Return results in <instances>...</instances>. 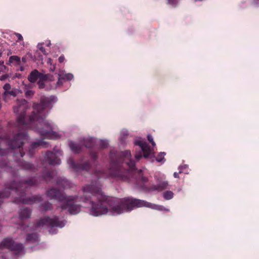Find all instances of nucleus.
<instances>
[{"label":"nucleus","instance_id":"obj_6","mask_svg":"<svg viewBox=\"0 0 259 259\" xmlns=\"http://www.w3.org/2000/svg\"><path fill=\"white\" fill-rule=\"evenodd\" d=\"M10 248L17 255H22L25 253L22 244L14 242L11 238H7L0 242V249Z\"/></svg>","mask_w":259,"mask_h":259},{"label":"nucleus","instance_id":"obj_8","mask_svg":"<svg viewBox=\"0 0 259 259\" xmlns=\"http://www.w3.org/2000/svg\"><path fill=\"white\" fill-rule=\"evenodd\" d=\"M26 138L25 134H18L16 137L11 142V146L13 148H20L23 145L24 141Z\"/></svg>","mask_w":259,"mask_h":259},{"label":"nucleus","instance_id":"obj_18","mask_svg":"<svg viewBox=\"0 0 259 259\" xmlns=\"http://www.w3.org/2000/svg\"><path fill=\"white\" fill-rule=\"evenodd\" d=\"M31 214V211L28 208H24L19 212V218L21 219L29 218Z\"/></svg>","mask_w":259,"mask_h":259},{"label":"nucleus","instance_id":"obj_48","mask_svg":"<svg viewBox=\"0 0 259 259\" xmlns=\"http://www.w3.org/2000/svg\"><path fill=\"white\" fill-rule=\"evenodd\" d=\"M182 168H183V166H180L179 167V169H180L179 173L182 172Z\"/></svg>","mask_w":259,"mask_h":259},{"label":"nucleus","instance_id":"obj_50","mask_svg":"<svg viewBox=\"0 0 259 259\" xmlns=\"http://www.w3.org/2000/svg\"><path fill=\"white\" fill-rule=\"evenodd\" d=\"M52 229H51V230H49V232H50V233H52V234H53V233H54V232L52 231Z\"/></svg>","mask_w":259,"mask_h":259},{"label":"nucleus","instance_id":"obj_31","mask_svg":"<svg viewBox=\"0 0 259 259\" xmlns=\"http://www.w3.org/2000/svg\"><path fill=\"white\" fill-rule=\"evenodd\" d=\"M3 88L5 90V92H7V91H9L11 89V85L9 83H6Z\"/></svg>","mask_w":259,"mask_h":259},{"label":"nucleus","instance_id":"obj_25","mask_svg":"<svg viewBox=\"0 0 259 259\" xmlns=\"http://www.w3.org/2000/svg\"><path fill=\"white\" fill-rule=\"evenodd\" d=\"M34 145H37L38 146H41L43 147H48V144L46 142H45L42 140H39L38 141H37Z\"/></svg>","mask_w":259,"mask_h":259},{"label":"nucleus","instance_id":"obj_45","mask_svg":"<svg viewBox=\"0 0 259 259\" xmlns=\"http://www.w3.org/2000/svg\"><path fill=\"white\" fill-rule=\"evenodd\" d=\"M22 61L24 63H25V62H26V58H25V57H23V58H22Z\"/></svg>","mask_w":259,"mask_h":259},{"label":"nucleus","instance_id":"obj_9","mask_svg":"<svg viewBox=\"0 0 259 259\" xmlns=\"http://www.w3.org/2000/svg\"><path fill=\"white\" fill-rule=\"evenodd\" d=\"M135 144L139 146L143 152V156L147 158L152 152V150L151 149L149 145L145 142L141 140H137Z\"/></svg>","mask_w":259,"mask_h":259},{"label":"nucleus","instance_id":"obj_11","mask_svg":"<svg viewBox=\"0 0 259 259\" xmlns=\"http://www.w3.org/2000/svg\"><path fill=\"white\" fill-rule=\"evenodd\" d=\"M45 161L51 165H57L61 163V160L52 152H48L45 156Z\"/></svg>","mask_w":259,"mask_h":259},{"label":"nucleus","instance_id":"obj_49","mask_svg":"<svg viewBox=\"0 0 259 259\" xmlns=\"http://www.w3.org/2000/svg\"><path fill=\"white\" fill-rule=\"evenodd\" d=\"M12 54V51H11V50H9V52H8V55H10V54Z\"/></svg>","mask_w":259,"mask_h":259},{"label":"nucleus","instance_id":"obj_44","mask_svg":"<svg viewBox=\"0 0 259 259\" xmlns=\"http://www.w3.org/2000/svg\"><path fill=\"white\" fill-rule=\"evenodd\" d=\"M174 176L175 178H179V173L176 172H174Z\"/></svg>","mask_w":259,"mask_h":259},{"label":"nucleus","instance_id":"obj_27","mask_svg":"<svg viewBox=\"0 0 259 259\" xmlns=\"http://www.w3.org/2000/svg\"><path fill=\"white\" fill-rule=\"evenodd\" d=\"M59 185L62 186L64 188H65L69 186L70 183L67 180L63 179L61 181V182H60L59 183Z\"/></svg>","mask_w":259,"mask_h":259},{"label":"nucleus","instance_id":"obj_7","mask_svg":"<svg viewBox=\"0 0 259 259\" xmlns=\"http://www.w3.org/2000/svg\"><path fill=\"white\" fill-rule=\"evenodd\" d=\"M65 225L64 221H61L57 218L50 219L49 217H45L39 220L35 225V229H39L44 227H57L62 228Z\"/></svg>","mask_w":259,"mask_h":259},{"label":"nucleus","instance_id":"obj_20","mask_svg":"<svg viewBox=\"0 0 259 259\" xmlns=\"http://www.w3.org/2000/svg\"><path fill=\"white\" fill-rule=\"evenodd\" d=\"M17 95L16 91L15 90H10L7 92H4L3 94L4 99L5 101H7L10 96L13 97H16Z\"/></svg>","mask_w":259,"mask_h":259},{"label":"nucleus","instance_id":"obj_10","mask_svg":"<svg viewBox=\"0 0 259 259\" xmlns=\"http://www.w3.org/2000/svg\"><path fill=\"white\" fill-rule=\"evenodd\" d=\"M47 129L41 131V133L45 135V137L52 139H58L61 137L62 134L53 131L51 126L47 125Z\"/></svg>","mask_w":259,"mask_h":259},{"label":"nucleus","instance_id":"obj_32","mask_svg":"<svg viewBox=\"0 0 259 259\" xmlns=\"http://www.w3.org/2000/svg\"><path fill=\"white\" fill-rule=\"evenodd\" d=\"M38 85L39 89H43L45 88V83L43 80H39L38 82Z\"/></svg>","mask_w":259,"mask_h":259},{"label":"nucleus","instance_id":"obj_42","mask_svg":"<svg viewBox=\"0 0 259 259\" xmlns=\"http://www.w3.org/2000/svg\"><path fill=\"white\" fill-rule=\"evenodd\" d=\"M56 69V65H53V67L50 68V70L52 71H54Z\"/></svg>","mask_w":259,"mask_h":259},{"label":"nucleus","instance_id":"obj_15","mask_svg":"<svg viewBox=\"0 0 259 259\" xmlns=\"http://www.w3.org/2000/svg\"><path fill=\"white\" fill-rule=\"evenodd\" d=\"M21 59L18 56H12L9 58L8 64L13 66H19L20 64Z\"/></svg>","mask_w":259,"mask_h":259},{"label":"nucleus","instance_id":"obj_34","mask_svg":"<svg viewBox=\"0 0 259 259\" xmlns=\"http://www.w3.org/2000/svg\"><path fill=\"white\" fill-rule=\"evenodd\" d=\"M8 77H9V75L8 74H4V75H2L0 77V80H2V81H4L7 78H8Z\"/></svg>","mask_w":259,"mask_h":259},{"label":"nucleus","instance_id":"obj_43","mask_svg":"<svg viewBox=\"0 0 259 259\" xmlns=\"http://www.w3.org/2000/svg\"><path fill=\"white\" fill-rule=\"evenodd\" d=\"M0 197L2 198L8 197H9L8 195H4L3 194H0Z\"/></svg>","mask_w":259,"mask_h":259},{"label":"nucleus","instance_id":"obj_19","mask_svg":"<svg viewBox=\"0 0 259 259\" xmlns=\"http://www.w3.org/2000/svg\"><path fill=\"white\" fill-rule=\"evenodd\" d=\"M69 146L71 151L74 153L79 152L81 148L80 145H77L73 142H70Z\"/></svg>","mask_w":259,"mask_h":259},{"label":"nucleus","instance_id":"obj_35","mask_svg":"<svg viewBox=\"0 0 259 259\" xmlns=\"http://www.w3.org/2000/svg\"><path fill=\"white\" fill-rule=\"evenodd\" d=\"M58 60L60 63H63L64 62V61L65 60L64 56L63 55H61V56L59 57Z\"/></svg>","mask_w":259,"mask_h":259},{"label":"nucleus","instance_id":"obj_1","mask_svg":"<svg viewBox=\"0 0 259 259\" xmlns=\"http://www.w3.org/2000/svg\"><path fill=\"white\" fill-rule=\"evenodd\" d=\"M82 192L80 200L91 205L89 213L95 217L105 214L119 215L131 211L135 208L141 207H146L159 211H169V209L162 205L153 204L133 197L109 198L104 194L100 185L97 183L84 185L82 188Z\"/></svg>","mask_w":259,"mask_h":259},{"label":"nucleus","instance_id":"obj_3","mask_svg":"<svg viewBox=\"0 0 259 259\" xmlns=\"http://www.w3.org/2000/svg\"><path fill=\"white\" fill-rule=\"evenodd\" d=\"M47 197L50 199H55L61 202L62 204L60 206L63 209H67L71 214H75L80 210V206L73 203V201L76 198L75 196H66L61 191L51 189L48 192Z\"/></svg>","mask_w":259,"mask_h":259},{"label":"nucleus","instance_id":"obj_55","mask_svg":"<svg viewBox=\"0 0 259 259\" xmlns=\"http://www.w3.org/2000/svg\"><path fill=\"white\" fill-rule=\"evenodd\" d=\"M184 167H185V168L187 167V165H185Z\"/></svg>","mask_w":259,"mask_h":259},{"label":"nucleus","instance_id":"obj_22","mask_svg":"<svg viewBox=\"0 0 259 259\" xmlns=\"http://www.w3.org/2000/svg\"><path fill=\"white\" fill-rule=\"evenodd\" d=\"M52 208V205L50 203H47L41 205L40 210L41 211H45Z\"/></svg>","mask_w":259,"mask_h":259},{"label":"nucleus","instance_id":"obj_36","mask_svg":"<svg viewBox=\"0 0 259 259\" xmlns=\"http://www.w3.org/2000/svg\"><path fill=\"white\" fill-rule=\"evenodd\" d=\"M6 68V66L3 64H0V72L4 71Z\"/></svg>","mask_w":259,"mask_h":259},{"label":"nucleus","instance_id":"obj_52","mask_svg":"<svg viewBox=\"0 0 259 259\" xmlns=\"http://www.w3.org/2000/svg\"><path fill=\"white\" fill-rule=\"evenodd\" d=\"M93 157L95 158L96 155L95 154H93L92 155Z\"/></svg>","mask_w":259,"mask_h":259},{"label":"nucleus","instance_id":"obj_40","mask_svg":"<svg viewBox=\"0 0 259 259\" xmlns=\"http://www.w3.org/2000/svg\"><path fill=\"white\" fill-rule=\"evenodd\" d=\"M121 134L123 135H127V132L126 130H122L121 132Z\"/></svg>","mask_w":259,"mask_h":259},{"label":"nucleus","instance_id":"obj_26","mask_svg":"<svg viewBox=\"0 0 259 259\" xmlns=\"http://www.w3.org/2000/svg\"><path fill=\"white\" fill-rule=\"evenodd\" d=\"M43 45V44L42 43H39L38 44L37 46V49L43 54H44L45 55H47V52L46 51V49L45 48L43 47L42 46Z\"/></svg>","mask_w":259,"mask_h":259},{"label":"nucleus","instance_id":"obj_41","mask_svg":"<svg viewBox=\"0 0 259 259\" xmlns=\"http://www.w3.org/2000/svg\"><path fill=\"white\" fill-rule=\"evenodd\" d=\"M47 63L52 65V60L51 58H48L47 61Z\"/></svg>","mask_w":259,"mask_h":259},{"label":"nucleus","instance_id":"obj_38","mask_svg":"<svg viewBox=\"0 0 259 259\" xmlns=\"http://www.w3.org/2000/svg\"><path fill=\"white\" fill-rule=\"evenodd\" d=\"M147 138H148V141L151 143L152 141H153V138L152 137V136H151V135H148V136H147Z\"/></svg>","mask_w":259,"mask_h":259},{"label":"nucleus","instance_id":"obj_4","mask_svg":"<svg viewBox=\"0 0 259 259\" xmlns=\"http://www.w3.org/2000/svg\"><path fill=\"white\" fill-rule=\"evenodd\" d=\"M114 155L115 153L111 152V157L112 159L109 169V177H121L122 176L120 174L121 167L119 164V162H121V160L124 161L131 169H134L135 163L133 160L131 159V154L130 151L126 150L119 154L120 158L118 161L113 159Z\"/></svg>","mask_w":259,"mask_h":259},{"label":"nucleus","instance_id":"obj_5","mask_svg":"<svg viewBox=\"0 0 259 259\" xmlns=\"http://www.w3.org/2000/svg\"><path fill=\"white\" fill-rule=\"evenodd\" d=\"M33 185L31 181H21L18 183L13 184V186L11 188L13 195L14 193H18L19 195V197H16L15 202L16 203L21 202L25 204H32V203L36 202L37 199L36 197H34L33 199L29 198H24V193L22 192L23 190L27 188L29 186Z\"/></svg>","mask_w":259,"mask_h":259},{"label":"nucleus","instance_id":"obj_16","mask_svg":"<svg viewBox=\"0 0 259 259\" xmlns=\"http://www.w3.org/2000/svg\"><path fill=\"white\" fill-rule=\"evenodd\" d=\"M38 236L36 234H29L26 238V242L27 243H34L38 241Z\"/></svg>","mask_w":259,"mask_h":259},{"label":"nucleus","instance_id":"obj_51","mask_svg":"<svg viewBox=\"0 0 259 259\" xmlns=\"http://www.w3.org/2000/svg\"><path fill=\"white\" fill-rule=\"evenodd\" d=\"M51 45V42L50 41L48 44H47V46H50Z\"/></svg>","mask_w":259,"mask_h":259},{"label":"nucleus","instance_id":"obj_30","mask_svg":"<svg viewBox=\"0 0 259 259\" xmlns=\"http://www.w3.org/2000/svg\"><path fill=\"white\" fill-rule=\"evenodd\" d=\"M34 95V92L32 90H27L25 92V95L27 97H31Z\"/></svg>","mask_w":259,"mask_h":259},{"label":"nucleus","instance_id":"obj_2","mask_svg":"<svg viewBox=\"0 0 259 259\" xmlns=\"http://www.w3.org/2000/svg\"><path fill=\"white\" fill-rule=\"evenodd\" d=\"M57 101L54 96L43 97L40 99L39 103L33 105V111L28 119H25V111L28 108V102L23 99H18L16 105L14 106V112L18 114L17 120L19 125H25L28 127L33 128L41 135L45 137L41 131L47 129V125L53 129V124L49 120H45L48 114L49 110L53 107Z\"/></svg>","mask_w":259,"mask_h":259},{"label":"nucleus","instance_id":"obj_23","mask_svg":"<svg viewBox=\"0 0 259 259\" xmlns=\"http://www.w3.org/2000/svg\"><path fill=\"white\" fill-rule=\"evenodd\" d=\"M41 79L42 80H48L49 81H53L55 80L54 76L50 74H47L43 75Z\"/></svg>","mask_w":259,"mask_h":259},{"label":"nucleus","instance_id":"obj_17","mask_svg":"<svg viewBox=\"0 0 259 259\" xmlns=\"http://www.w3.org/2000/svg\"><path fill=\"white\" fill-rule=\"evenodd\" d=\"M168 183L167 181H163L157 185H154L153 187V189L161 191L167 188Z\"/></svg>","mask_w":259,"mask_h":259},{"label":"nucleus","instance_id":"obj_13","mask_svg":"<svg viewBox=\"0 0 259 259\" xmlns=\"http://www.w3.org/2000/svg\"><path fill=\"white\" fill-rule=\"evenodd\" d=\"M67 163L69 167L74 170H79L81 169L87 170V168L85 165H81L80 164H76L73 161V159L71 157L67 159Z\"/></svg>","mask_w":259,"mask_h":259},{"label":"nucleus","instance_id":"obj_14","mask_svg":"<svg viewBox=\"0 0 259 259\" xmlns=\"http://www.w3.org/2000/svg\"><path fill=\"white\" fill-rule=\"evenodd\" d=\"M40 73L36 69L32 71L28 76V80L31 83H34L37 80Z\"/></svg>","mask_w":259,"mask_h":259},{"label":"nucleus","instance_id":"obj_54","mask_svg":"<svg viewBox=\"0 0 259 259\" xmlns=\"http://www.w3.org/2000/svg\"><path fill=\"white\" fill-rule=\"evenodd\" d=\"M5 191L6 192V191L7 192V191H9V189H5Z\"/></svg>","mask_w":259,"mask_h":259},{"label":"nucleus","instance_id":"obj_53","mask_svg":"<svg viewBox=\"0 0 259 259\" xmlns=\"http://www.w3.org/2000/svg\"><path fill=\"white\" fill-rule=\"evenodd\" d=\"M85 146L87 147H90V146H89V145H85Z\"/></svg>","mask_w":259,"mask_h":259},{"label":"nucleus","instance_id":"obj_46","mask_svg":"<svg viewBox=\"0 0 259 259\" xmlns=\"http://www.w3.org/2000/svg\"><path fill=\"white\" fill-rule=\"evenodd\" d=\"M19 70L21 71H23L24 70V68L23 66H20Z\"/></svg>","mask_w":259,"mask_h":259},{"label":"nucleus","instance_id":"obj_33","mask_svg":"<svg viewBox=\"0 0 259 259\" xmlns=\"http://www.w3.org/2000/svg\"><path fill=\"white\" fill-rule=\"evenodd\" d=\"M168 4L171 6H175L178 3L177 0H168Z\"/></svg>","mask_w":259,"mask_h":259},{"label":"nucleus","instance_id":"obj_24","mask_svg":"<svg viewBox=\"0 0 259 259\" xmlns=\"http://www.w3.org/2000/svg\"><path fill=\"white\" fill-rule=\"evenodd\" d=\"M165 155V153L164 152H160L156 157V161L158 162H163Z\"/></svg>","mask_w":259,"mask_h":259},{"label":"nucleus","instance_id":"obj_21","mask_svg":"<svg viewBox=\"0 0 259 259\" xmlns=\"http://www.w3.org/2000/svg\"><path fill=\"white\" fill-rule=\"evenodd\" d=\"M163 196L165 200H170L173 198L174 193L171 191H166L163 193Z\"/></svg>","mask_w":259,"mask_h":259},{"label":"nucleus","instance_id":"obj_28","mask_svg":"<svg viewBox=\"0 0 259 259\" xmlns=\"http://www.w3.org/2000/svg\"><path fill=\"white\" fill-rule=\"evenodd\" d=\"M34 60H43V57L41 55L39 54V53L38 52V51H36L35 53V54L34 55Z\"/></svg>","mask_w":259,"mask_h":259},{"label":"nucleus","instance_id":"obj_29","mask_svg":"<svg viewBox=\"0 0 259 259\" xmlns=\"http://www.w3.org/2000/svg\"><path fill=\"white\" fill-rule=\"evenodd\" d=\"M100 145H101V146L103 148H106L108 145V142L107 141V140H101L100 141Z\"/></svg>","mask_w":259,"mask_h":259},{"label":"nucleus","instance_id":"obj_39","mask_svg":"<svg viewBox=\"0 0 259 259\" xmlns=\"http://www.w3.org/2000/svg\"><path fill=\"white\" fill-rule=\"evenodd\" d=\"M141 157H142V155L141 154H137L135 155V158L137 160H139Z\"/></svg>","mask_w":259,"mask_h":259},{"label":"nucleus","instance_id":"obj_12","mask_svg":"<svg viewBox=\"0 0 259 259\" xmlns=\"http://www.w3.org/2000/svg\"><path fill=\"white\" fill-rule=\"evenodd\" d=\"M73 77V75L70 73L66 74L59 73L58 74V80L57 82V85L60 87L63 84L64 80H70L72 79Z\"/></svg>","mask_w":259,"mask_h":259},{"label":"nucleus","instance_id":"obj_37","mask_svg":"<svg viewBox=\"0 0 259 259\" xmlns=\"http://www.w3.org/2000/svg\"><path fill=\"white\" fill-rule=\"evenodd\" d=\"M16 36L17 37L18 39L19 40H21L23 39V37H22V36L21 35V34H20V33H16Z\"/></svg>","mask_w":259,"mask_h":259},{"label":"nucleus","instance_id":"obj_47","mask_svg":"<svg viewBox=\"0 0 259 259\" xmlns=\"http://www.w3.org/2000/svg\"><path fill=\"white\" fill-rule=\"evenodd\" d=\"M151 144H152V145L153 146H155L156 145V144H155V143L154 142V140H153V141H152V142H151Z\"/></svg>","mask_w":259,"mask_h":259}]
</instances>
